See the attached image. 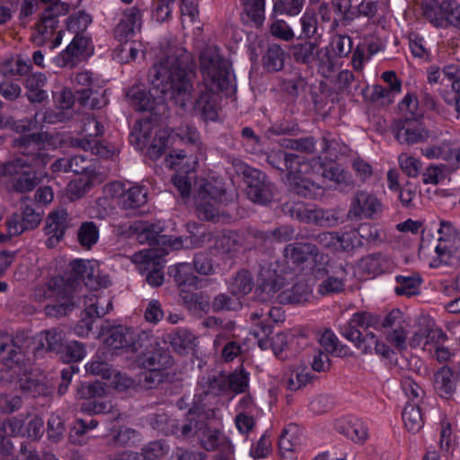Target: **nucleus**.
<instances>
[{"label": "nucleus", "instance_id": "864d4df0", "mask_svg": "<svg viewBox=\"0 0 460 460\" xmlns=\"http://www.w3.org/2000/svg\"><path fill=\"white\" fill-rule=\"evenodd\" d=\"M305 0H275L273 4L274 15H298L303 10Z\"/></svg>", "mask_w": 460, "mask_h": 460}, {"label": "nucleus", "instance_id": "de8ad7c7", "mask_svg": "<svg viewBox=\"0 0 460 460\" xmlns=\"http://www.w3.org/2000/svg\"><path fill=\"white\" fill-rule=\"evenodd\" d=\"M285 52L277 44L270 45L263 56V66L269 72H278L284 66Z\"/></svg>", "mask_w": 460, "mask_h": 460}, {"label": "nucleus", "instance_id": "7c9ffc66", "mask_svg": "<svg viewBox=\"0 0 460 460\" xmlns=\"http://www.w3.org/2000/svg\"><path fill=\"white\" fill-rule=\"evenodd\" d=\"M374 214V196L367 191L359 190L352 201L349 215L354 219L369 218Z\"/></svg>", "mask_w": 460, "mask_h": 460}, {"label": "nucleus", "instance_id": "09e8293b", "mask_svg": "<svg viewBox=\"0 0 460 460\" xmlns=\"http://www.w3.org/2000/svg\"><path fill=\"white\" fill-rule=\"evenodd\" d=\"M93 188V178L81 177L71 181L66 189V196L70 201L83 198Z\"/></svg>", "mask_w": 460, "mask_h": 460}, {"label": "nucleus", "instance_id": "f704fd0d", "mask_svg": "<svg viewBox=\"0 0 460 460\" xmlns=\"http://www.w3.org/2000/svg\"><path fill=\"white\" fill-rule=\"evenodd\" d=\"M382 78L388 84V88L376 85V103L379 102L381 106H387L394 102L392 92H399L401 81L394 71H387L382 75Z\"/></svg>", "mask_w": 460, "mask_h": 460}, {"label": "nucleus", "instance_id": "a211bd4d", "mask_svg": "<svg viewBox=\"0 0 460 460\" xmlns=\"http://www.w3.org/2000/svg\"><path fill=\"white\" fill-rule=\"evenodd\" d=\"M73 217L65 208L51 211L47 218L44 227L48 236L46 245L49 248L56 246L64 237L66 231L75 226Z\"/></svg>", "mask_w": 460, "mask_h": 460}, {"label": "nucleus", "instance_id": "774afa93", "mask_svg": "<svg viewBox=\"0 0 460 460\" xmlns=\"http://www.w3.org/2000/svg\"><path fill=\"white\" fill-rule=\"evenodd\" d=\"M216 247L222 252L229 253L240 247L239 235L234 232H229L218 236L215 243Z\"/></svg>", "mask_w": 460, "mask_h": 460}, {"label": "nucleus", "instance_id": "dca6fc26", "mask_svg": "<svg viewBox=\"0 0 460 460\" xmlns=\"http://www.w3.org/2000/svg\"><path fill=\"white\" fill-rule=\"evenodd\" d=\"M94 47L91 38L77 33L73 40L56 58V63L60 67H75L82 58L93 54Z\"/></svg>", "mask_w": 460, "mask_h": 460}, {"label": "nucleus", "instance_id": "2f4dec72", "mask_svg": "<svg viewBox=\"0 0 460 460\" xmlns=\"http://www.w3.org/2000/svg\"><path fill=\"white\" fill-rule=\"evenodd\" d=\"M453 243H438L436 246L437 259L434 260L432 266L438 267L445 264L452 267L458 265L460 261V242L456 240Z\"/></svg>", "mask_w": 460, "mask_h": 460}, {"label": "nucleus", "instance_id": "79ce46f5", "mask_svg": "<svg viewBox=\"0 0 460 460\" xmlns=\"http://www.w3.org/2000/svg\"><path fill=\"white\" fill-rule=\"evenodd\" d=\"M76 94L79 103L92 110H100L108 102L104 92H99L91 87L77 90Z\"/></svg>", "mask_w": 460, "mask_h": 460}, {"label": "nucleus", "instance_id": "f257e3e1", "mask_svg": "<svg viewBox=\"0 0 460 460\" xmlns=\"http://www.w3.org/2000/svg\"><path fill=\"white\" fill-rule=\"evenodd\" d=\"M195 72L190 54L180 48L155 63L148 72V82L164 99L185 108L193 98Z\"/></svg>", "mask_w": 460, "mask_h": 460}, {"label": "nucleus", "instance_id": "bb28decb", "mask_svg": "<svg viewBox=\"0 0 460 460\" xmlns=\"http://www.w3.org/2000/svg\"><path fill=\"white\" fill-rule=\"evenodd\" d=\"M458 380L456 368L447 366L442 367L434 375V385L439 396L445 399H451L456 392V381Z\"/></svg>", "mask_w": 460, "mask_h": 460}, {"label": "nucleus", "instance_id": "aec40b11", "mask_svg": "<svg viewBox=\"0 0 460 460\" xmlns=\"http://www.w3.org/2000/svg\"><path fill=\"white\" fill-rule=\"evenodd\" d=\"M139 333L131 327L119 325L111 331L105 340V344L113 350L125 349L137 353L140 343L138 341Z\"/></svg>", "mask_w": 460, "mask_h": 460}, {"label": "nucleus", "instance_id": "ddd939ff", "mask_svg": "<svg viewBox=\"0 0 460 460\" xmlns=\"http://www.w3.org/2000/svg\"><path fill=\"white\" fill-rule=\"evenodd\" d=\"M168 254L164 248H149L135 252L132 261L137 264H143L145 270H148L146 281L149 285L159 287L164 283V274L161 269L164 267V258Z\"/></svg>", "mask_w": 460, "mask_h": 460}, {"label": "nucleus", "instance_id": "9d476101", "mask_svg": "<svg viewBox=\"0 0 460 460\" xmlns=\"http://www.w3.org/2000/svg\"><path fill=\"white\" fill-rule=\"evenodd\" d=\"M139 351L137 362L144 369L164 371L172 365V358L159 346L151 332L142 331L138 336Z\"/></svg>", "mask_w": 460, "mask_h": 460}, {"label": "nucleus", "instance_id": "58836bf2", "mask_svg": "<svg viewBox=\"0 0 460 460\" xmlns=\"http://www.w3.org/2000/svg\"><path fill=\"white\" fill-rule=\"evenodd\" d=\"M127 97L129 104L137 111H152L155 105V99L148 93L144 87L133 85L127 92Z\"/></svg>", "mask_w": 460, "mask_h": 460}, {"label": "nucleus", "instance_id": "412c9836", "mask_svg": "<svg viewBox=\"0 0 460 460\" xmlns=\"http://www.w3.org/2000/svg\"><path fill=\"white\" fill-rule=\"evenodd\" d=\"M287 208L291 217L307 224L326 226L333 218L330 211L304 203H293Z\"/></svg>", "mask_w": 460, "mask_h": 460}, {"label": "nucleus", "instance_id": "338daca9", "mask_svg": "<svg viewBox=\"0 0 460 460\" xmlns=\"http://www.w3.org/2000/svg\"><path fill=\"white\" fill-rule=\"evenodd\" d=\"M92 22V17L84 12H79L75 15H71L66 21V28L68 31L77 34L82 33L87 29Z\"/></svg>", "mask_w": 460, "mask_h": 460}, {"label": "nucleus", "instance_id": "20e7f679", "mask_svg": "<svg viewBox=\"0 0 460 460\" xmlns=\"http://www.w3.org/2000/svg\"><path fill=\"white\" fill-rule=\"evenodd\" d=\"M112 284L108 274L102 273L98 270L96 261L85 260H75L70 262L67 271L62 277L54 279V286L60 288H107Z\"/></svg>", "mask_w": 460, "mask_h": 460}, {"label": "nucleus", "instance_id": "393cba45", "mask_svg": "<svg viewBox=\"0 0 460 460\" xmlns=\"http://www.w3.org/2000/svg\"><path fill=\"white\" fill-rule=\"evenodd\" d=\"M395 137L401 144L413 145L427 140L429 132L418 121L396 122Z\"/></svg>", "mask_w": 460, "mask_h": 460}, {"label": "nucleus", "instance_id": "c9c22d12", "mask_svg": "<svg viewBox=\"0 0 460 460\" xmlns=\"http://www.w3.org/2000/svg\"><path fill=\"white\" fill-rule=\"evenodd\" d=\"M302 158L296 154H289L281 149L271 150L267 155V162L273 168L282 172L287 171L288 173L297 165Z\"/></svg>", "mask_w": 460, "mask_h": 460}, {"label": "nucleus", "instance_id": "5701e85b", "mask_svg": "<svg viewBox=\"0 0 460 460\" xmlns=\"http://www.w3.org/2000/svg\"><path fill=\"white\" fill-rule=\"evenodd\" d=\"M142 24V12L137 6H131L124 10L122 17L114 30V37L119 41H128L133 38L136 31L140 30Z\"/></svg>", "mask_w": 460, "mask_h": 460}, {"label": "nucleus", "instance_id": "f3484780", "mask_svg": "<svg viewBox=\"0 0 460 460\" xmlns=\"http://www.w3.org/2000/svg\"><path fill=\"white\" fill-rule=\"evenodd\" d=\"M81 398H86L88 401L81 405V409L84 412L90 414H101L109 412L112 407L111 402L105 400L106 389L102 383L82 385L77 391Z\"/></svg>", "mask_w": 460, "mask_h": 460}, {"label": "nucleus", "instance_id": "2eb2a0df", "mask_svg": "<svg viewBox=\"0 0 460 460\" xmlns=\"http://www.w3.org/2000/svg\"><path fill=\"white\" fill-rule=\"evenodd\" d=\"M105 191L111 197H118L119 206L123 210L137 209L147 202V190L144 186L134 185L128 189L118 181L107 184Z\"/></svg>", "mask_w": 460, "mask_h": 460}, {"label": "nucleus", "instance_id": "a878e982", "mask_svg": "<svg viewBox=\"0 0 460 460\" xmlns=\"http://www.w3.org/2000/svg\"><path fill=\"white\" fill-rule=\"evenodd\" d=\"M221 90H211L206 87L194 103V112L199 115L204 120L215 121L218 116L217 98L216 93Z\"/></svg>", "mask_w": 460, "mask_h": 460}, {"label": "nucleus", "instance_id": "6e6552de", "mask_svg": "<svg viewBox=\"0 0 460 460\" xmlns=\"http://www.w3.org/2000/svg\"><path fill=\"white\" fill-rule=\"evenodd\" d=\"M374 318L370 314L356 313L350 320L340 325V333L352 341L363 354H372L374 345Z\"/></svg>", "mask_w": 460, "mask_h": 460}, {"label": "nucleus", "instance_id": "9b49d317", "mask_svg": "<svg viewBox=\"0 0 460 460\" xmlns=\"http://www.w3.org/2000/svg\"><path fill=\"white\" fill-rule=\"evenodd\" d=\"M291 55L295 61L311 66L314 62L318 65L319 72L326 78L334 71L333 57L328 48H319L313 41H304L291 47Z\"/></svg>", "mask_w": 460, "mask_h": 460}, {"label": "nucleus", "instance_id": "f03ea898", "mask_svg": "<svg viewBox=\"0 0 460 460\" xmlns=\"http://www.w3.org/2000/svg\"><path fill=\"white\" fill-rule=\"evenodd\" d=\"M284 257L296 266L305 263L310 257L314 259L311 274L314 279H323L320 288H339L346 284L348 273L341 263L329 262L328 257L319 254L315 244L310 243H293L284 249Z\"/></svg>", "mask_w": 460, "mask_h": 460}, {"label": "nucleus", "instance_id": "c03bdc74", "mask_svg": "<svg viewBox=\"0 0 460 460\" xmlns=\"http://www.w3.org/2000/svg\"><path fill=\"white\" fill-rule=\"evenodd\" d=\"M402 420L406 429L411 433L419 432L424 425L422 412L417 403L408 402L402 411Z\"/></svg>", "mask_w": 460, "mask_h": 460}, {"label": "nucleus", "instance_id": "e433bc0d", "mask_svg": "<svg viewBox=\"0 0 460 460\" xmlns=\"http://www.w3.org/2000/svg\"><path fill=\"white\" fill-rule=\"evenodd\" d=\"M243 289H236L228 294H220L215 297L213 301V308L215 310H238L245 304L244 296L252 293V289H249L247 293L243 292Z\"/></svg>", "mask_w": 460, "mask_h": 460}, {"label": "nucleus", "instance_id": "680f3d73", "mask_svg": "<svg viewBox=\"0 0 460 460\" xmlns=\"http://www.w3.org/2000/svg\"><path fill=\"white\" fill-rule=\"evenodd\" d=\"M217 204L207 199H199L197 194V212L199 218L207 221H217L218 219Z\"/></svg>", "mask_w": 460, "mask_h": 460}, {"label": "nucleus", "instance_id": "0eeeda50", "mask_svg": "<svg viewBox=\"0 0 460 460\" xmlns=\"http://www.w3.org/2000/svg\"><path fill=\"white\" fill-rule=\"evenodd\" d=\"M233 164L237 174L243 177L247 197L252 202L266 204L272 200L275 188L264 172L240 160L234 161Z\"/></svg>", "mask_w": 460, "mask_h": 460}, {"label": "nucleus", "instance_id": "3c124183", "mask_svg": "<svg viewBox=\"0 0 460 460\" xmlns=\"http://www.w3.org/2000/svg\"><path fill=\"white\" fill-rule=\"evenodd\" d=\"M30 69V60L17 57L5 60L1 66V73L4 76L24 75Z\"/></svg>", "mask_w": 460, "mask_h": 460}, {"label": "nucleus", "instance_id": "ea45409f", "mask_svg": "<svg viewBox=\"0 0 460 460\" xmlns=\"http://www.w3.org/2000/svg\"><path fill=\"white\" fill-rule=\"evenodd\" d=\"M401 119L396 122L418 121L422 117V111L419 107L417 97L412 93H408L398 104Z\"/></svg>", "mask_w": 460, "mask_h": 460}, {"label": "nucleus", "instance_id": "423d86ee", "mask_svg": "<svg viewBox=\"0 0 460 460\" xmlns=\"http://www.w3.org/2000/svg\"><path fill=\"white\" fill-rule=\"evenodd\" d=\"M171 136L164 128L148 119L138 120L134 125L129 140L136 148H146V154L152 160L162 156L171 144Z\"/></svg>", "mask_w": 460, "mask_h": 460}, {"label": "nucleus", "instance_id": "e2e57ef3", "mask_svg": "<svg viewBox=\"0 0 460 460\" xmlns=\"http://www.w3.org/2000/svg\"><path fill=\"white\" fill-rule=\"evenodd\" d=\"M65 430V423L62 418L58 414H51L48 420V438L57 443L62 439Z\"/></svg>", "mask_w": 460, "mask_h": 460}, {"label": "nucleus", "instance_id": "4be33fe9", "mask_svg": "<svg viewBox=\"0 0 460 460\" xmlns=\"http://www.w3.org/2000/svg\"><path fill=\"white\" fill-rule=\"evenodd\" d=\"M41 214L31 206L22 208V215L13 213L6 221L9 235H19L24 231L36 228L41 221Z\"/></svg>", "mask_w": 460, "mask_h": 460}, {"label": "nucleus", "instance_id": "39448f33", "mask_svg": "<svg viewBox=\"0 0 460 460\" xmlns=\"http://www.w3.org/2000/svg\"><path fill=\"white\" fill-rule=\"evenodd\" d=\"M199 67L206 87L221 90L226 94L232 92L228 64L222 58L216 46H208L201 51Z\"/></svg>", "mask_w": 460, "mask_h": 460}, {"label": "nucleus", "instance_id": "4468645a", "mask_svg": "<svg viewBox=\"0 0 460 460\" xmlns=\"http://www.w3.org/2000/svg\"><path fill=\"white\" fill-rule=\"evenodd\" d=\"M25 343L23 337L0 332V362L10 369L20 371L26 358Z\"/></svg>", "mask_w": 460, "mask_h": 460}, {"label": "nucleus", "instance_id": "f8f14e48", "mask_svg": "<svg viewBox=\"0 0 460 460\" xmlns=\"http://www.w3.org/2000/svg\"><path fill=\"white\" fill-rule=\"evenodd\" d=\"M312 166L305 158L287 174V181L290 191L298 196L314 199L321 190V186L311 177Z\"/></svg>", "mask_w": 460, "mask_h": 460}, {"label": "nucleus", "instance_id": "a18cd8bd", "mask_svg": "<svg viewBox=\"0 0 460 460\" xmlns=\"http://www.w3.org/2000/svg\"><path fill=\"white\" fill-rule=\"evenodd\" d=\"M319 343L327 354L336 357H343L347 354V347L341 343L331 329L323 332L319 338Z\"/></svg>", "mask_w": 460, "mask_h": 460}, {"label": "nucleus", "instance_id": "6e6d98bb", "mask_svg": "<svg viewBox=\"0 0 460 460\" xmlns=\"http://www.w3.org/2000/svg\"><path fill=\"white\" fill-rule=\"evenodd\" d=\"M327 48L336 57H346L351 52L352 40L347 35L335 34L331 38L329 47Z\"/></svg>", "mask_w": 460, "mask_h": 460}, {"label": "nucleus", "instance_id": "c756f323", "mask_svg": "<svg viewBox=\"0 0 460 460\" xmlns=\"http://www.w3.org/2000/svg\"><path fill=\"white\" fill-rule=\"evenodd\" d=\"M47 84V77L42 73L30 75L24 82L26 97L30 102L41 103L49 97L44 87Z\"/></svg>", "mask_w": 460, "mask_h": 460}, {"label": "nucleus", "instance_id": "c85d7f7f", "mask_svg": "<svg viewBox=\"0 0 460 460\" xmlns=\"http://www.w3.org/2000/svg\"><path fill=\"white\" fill-rule=\"evenodd\" d=\"M169 274L180 287L204 286L209 282V279L196 276L192 271L191 265L189 263H179L170 267Z\"/></svg>", "mask_w": 460, "mask_h": 460}, {"label": "nucleus", "instance_id": "0e129e2a", "mask_svg": "<svg viewBox=\"0 0 460 460\" xmlns=\"http://www.w3.org/2000/svg\"><path fill=\"white\" fill-rule=\"evenodd\" d=\"M385 341L399 352L405 351L407 349V331L403 326L385 332Z\"/></svg>", "mask_w": 460, "mask_h": 460}, {"label": "nucleus", "instance_id": "603ef678", "mask_svg": "<svg viewBox=\"0 0 460 460\" xmlns=\"http://www.w3.org/2000/svg\"><path fill=\"white\" fill-rule=\"evenodd\" d=\"M68 170L76 174H86L93 178L95 175V166L92 159L84 155H75L69 158Z\"/></svg>", "mask_w": 460, "mask_h": 460}, {"label": "nucleus", "instance_id": "7ed1b4c3", "mask_svg": "<svg viewBox=\"0 0 460 460\" xmlns=\"http://www.w3.org/2000/svg\"><path fill=\"white\" fill-rule=\"evenodd\" d=\"M49 139L48 132L23 135L13 139V146L21 155L0 165V176L17 177L26 168H44L50 155L42 149Z\"/></svg>", "mask_w": 460, "mask_h": 460}, {"label": "nucleus", "instance_id": "cd10ccee", "mask_svg": "<svg viewBox=\"0 0 460 460\" xmlns=\"http://www.w3.org/2000/svg\"><path fill=\"white\" fill-rule=\"evenodd\" d=\"M50 294L56 297V302L47 305L45 307L46 314L49 316L59 317L66 314L73 305V294L75 289H48Z\"/></svg>", "mask_w": 460, "mask_h": 460}, {"label": "nucleus", "instance_id": "8fccbe9b", "mask_svg": "<svg viewBox=\"0 0 460 460\" xmlns=\"http://www.w3.org/2000/svg\"><path fill=\"white\" fill-rule=\"evenodd\" d=\"M168 341L174 349H185L195 345L196 337L187 329L177 328L168 335Z\"/></svg>", "mask_w": 460, "mask_h": 460}, {"label": "nucleus", "instance_id": "473e14b6", "mask_svg": "<svg viewBox=\"0 0 460 460\" xmlns=\"http://www.w3.org/2000/svg\"><path fill=\"white\" fill-rule=\"evenodd\" d=\"M22 393L28 396L39 397L49 394V388L32 373L23 372L16 382Z\"/></svg>", "mask_w": 460, "mask_h": 460}, {"label": "nucleus", "instance_id": "b1692460", "mask_svg": "<svg viewBox=\"0 0 460 460\" xmlns=\"http://www.w3.org/2000/svg\"><path fill=\"white\" fill-rule=\"evenodd\" d=\"M337 432L354 442H364L368 436L365 423L356 416H343L335 421Z\"/></svg>", "mask_w": 460, "mask_h": 460}, {"label": "nucleus", "instance_id": "6ab92c4d", "mask_svg": "<svg viewBox=\"0 0 460 460\" xmlns=\"http://www.w3.org/2000/svg\"><path fill=\"white\" fill-rule=\"evenodd\" d=\"M163 228L158 225L150 224L145 226L138 234V241L141 243H147L151 247L157 249L179 250L183 247L181 237H172L161 234Z\"/></svg>", "mask_w": 460, "mask_h": 460}, {"label": "nucleus", "instance_id": "13d9d810", "mask_svg": "<svg viewBox=\"0 0 460 460\" xmlns=\"http://www.w3.org/2000/svg\"><path fill=\"white\" fill-rule=\"evenodd\" d=\"M164 378V371L145 369L137 376V385L149 390L155 388Z\"/></svg>", "mask_w": 460, "mask_h": 460}, {"label": "nucleus", "instance_id": "bf43d9fd", "mask_svg": "<svg viewBox=\"0 0 460 460\" xmlns=\"http://www.w3.org/2000/svg\"><path fill=\"white\" fill-rule=\"evenodd\" d=\"M24 425V417L22 414H19L3 420L0 423V430L5 436H22Z\"/></svg>", "mask_w": 460, "mask_h": 460}, {"label": "nucleus", "instance_id": "4d7b16f0", "mask_svg": "<svg viewBox=\"0 0 460 460\" xmlns=\"http://www.w3.org/2000/svg\"><path fill=\"white\" fill-rule=\"evenodd\" d=\"M244 12L256 26H261L265 19V0H243Z\"/></svg>", "mask_w": 460, "mask_h": 460}, {"label": "nucleus", "instance_id": "72a5a7b5", "mask_svg": "<svg viewBox=\"0 0 460 460\" xmlns=\"http://www.w3.org/2000/svg\"><path fill=\"white\" fill-rule=\"evenodd\" d=\"M30 171H23L20 175L13 178V189L16 192L25 193L31 191L36 186H38L42 179L47 175L42 172L41 169L31 168Z\"/></svg>", "mask_w": 460, "mask_h": 460}, {"label": "nucleus", "instance_id": "5fc2aeb1", "mask_svg": "<svg viewBox=\"0 0 460 460\" xmlns=\"http://www.w3.org/2000/svg\"><path fill=\"white\" fill-rule=\"evenodd\" d=\"M423 15L430 22L439 24L444 19V1L439 3L438 0H424L421 4Z\"/></svg>", "mask_w": 460, "mask_h": 460}, {"label": "nucleus", "instance_id": "37998d69", "mask_svg": "<svg viewBox=\"0 0 460 460\" xmlns=\"http://www.w3.org/2000/svg\"><path fill=\"white\" fill-rule=\"evenodd\" d=\"M40 347L49 351H60L64 346L65 334L62 330L52 328L38 335Z\"/></svg>", "mask_w": 460, "mask_h": 460}, {"label": "nucleus", "instance_id": "1a4fd4ad", "mask_svg": "<svg viewBox=\"0 0 460 460\" xmlns=\"http://www.w3.org/2000/svg\"><path fill=\"white\" fill-rule=\"evenodd\" d=\"M341 289H317L315 296L312 289H254L252 296L256 303L281 305H303L313 302L319 296H327Z\"/></svg>", "mask_w": 460, "mask_h": 460}, {"label": "nucleus", "instance_id": "4c0bfd02", "mask_svg": "<svg viewBox=\"0 0 460 460\" xmlns=\"http://www.w3.org/2000/svg\"><path fill=\"white\" fill-rule=\"evenodd\" d=\"M198 195L199 199H207L218 204H227L232 200V197L221 183L211 181L200 184L198 189Z\"/></svg>", "mask_w": 460, "mask_h": 460}, {"label": "nucleus", "instance_id": "69168bd1", "mask_svg": "<svg viewBox=\"0 0 460 460\" xmlns=\"http://www.w3.org/2000/svg\"><path fill=\"white\" fill-rule=\"evenodd\" d=\"M149 423L154 429L164 434H170L172 431H174L175 420L164 412L153 414L150 417Z\"/></svg>", "mask_w": 460, "mask_h": 460}, {"label": "nucleus", "instance_id": "a19ab883", "mask_svg": "<svg viewBox=\"0 0 460 460\" xmlns=\"http://www.w3.org/2000/svg\"><path fill=\"white\" fill-rule=\"evenodd\" d=\"M297 427L294 424L288 425L281 433L279 440V449L283 458L296 460L294 451L298 445V438L295 437Z\"/></svg>", "mask_w": 460, "mask_h": 460}, {"label": "nucleus", "instance_id": "052dcab7", "mask_svg": "<svg viewBox=\"0 0 460 460\" xmlns=\"http://www.w3.org/2000/svg\"><path fill=\"white\" fill-rule=\"evenodd\" d=\"M29 420L24 425L22 437L31 440H39L44 431V420L38 415L28 414Z\"/></svg>", "mask_w": 460, "mask_h": 460}, {"label": "nucleus", "instance_id": "49530a36", "mask_svg": "<svg viewBox=\"0 0 460 460\" xmlns=\"http://www.w3.org/2000/svg\"><path fill=\"white\" fill-rule=\"evenodd\" d=\"M77 240L80 245L90 250L99 240V229L93 221L83 222L77 230Z\"/></svg>", "mask_w": 460, "mask_h": 460}]
</instances>
